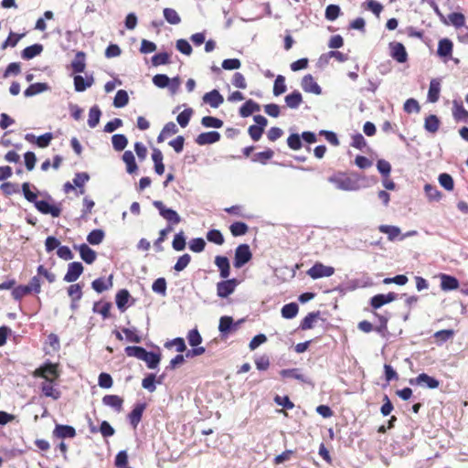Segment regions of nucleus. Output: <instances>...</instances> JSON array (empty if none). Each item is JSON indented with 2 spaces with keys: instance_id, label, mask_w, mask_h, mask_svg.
<instances>
[{
  "instance_id": "c85d7f7f",
  "label": "nucleus",
  "mask_w": 468,
  "mask_h": 468,
  "mask_svg": "<svg viewBox=\"0 0 468 468\" xmlns=\"http://www.w3.org/2000/svg\"><path fill=\"white\" fill-rule=\"evenodd\" d=\"M49 90V86L47 83H34L31 84L27 90L24 91L26 97H32L37 94L42 93Z\"/></svg>"
},
{
  "instance_id": "f03ea898",
  "label": "nucleus",
  "mask_w": 468,
  "mask_h": 468,
  "mask_svg": "<svg viewBox=\"0 0 468 468\" xmlns=\"http://www.w3.org/2000/svg\"><path fill=\"white\" fill-rule=\"evenodd\" d=\"M33 376L36 378H44V381H56L59 377V372L56 364L45 363L34 371Z\"/></svg>"
},
{
  "instance_id": "2f4dec72",
  "label": "nucleus",
  "mask_w": 468,
  "mask_h": 468,
  "mask_svg": "<svg viewBox=\"0 0 468 468\" xmlns=\"http://www.w3.org/2000/svg\"><path fill=\"white\" fill-rule=\"evenodd\" d=\"M452 51V43L450 39L443 38L439 41L437 52L440 57L445 58V57L451 56Z\"/></svg>"
},
{
  "instance_id": "a211bd4d",
  "label": "nucleus",
  "mask_w": 468,
  "mask_h": 468,
  "mask_svg": "<svg viewBox=\"0 0 468 468\" xmlns=\"http://www.w3.org/2000/svg\"><path fill=\"white\" fill-rule=\"evenodd\" d=\"M215 264L219 270L220 277L223 279H227L230 273L229 259L225 256H217L215 258Z\"/></svg>"
},
{
  "instance_id": "f257e3e1",
  "label": "nucleus",
  "mask_w": 468,
  "mask_h": 468,
  "mask_svg": "<svg viewBox=\"0 0 468 468\" xmlns=\"http://www.w3.org/2000/svg\"><path fill=\"white\" fill-rule=\"evenodd\" d=\"M328 181L343 191H356L359 188L356 180L344 175L331 176Z\"/></svg>"
},
{
  "instance_id": "a18cd8bd",
  "label": "nucleus",
  "mask_w": 468,
  "mask_h": 468,
  "mask_svg": "<svg viewBox=\"0 0 468 468\" xmlns=\"http://www.w3.org/2000/svg\"><path fill=\"white\" fill-rule=\"evenodd\" d=\"M281 376L283 378H291L303 382H307L305 377L300 372L298 368L283 369L281 371Z\"/></svg>"
},
{
  "instance_id": "864d4df0",
  "label": "nucleus",
  "mask_w": 468,
  "mask_h": 468,
  "mask_svg": "<svg viewBox=\"0 0 468 468\" xmlns=\"http://www.w3.org/2000/svg\"><path fill=\"white\" fill-rule=\"evenodd\" d=\"M172 246H173V249L176 251H181L185 249L186 247V238L184 236V232L183 231H180L179 233H177L175 238H174V240H173V243H172Z\"/></svg>"
},
{
  "instance_id": "ea45409f",
  "label": "nucleus",
  "mask_w": 468,
  "mask_h": 468,
  "mask_svg": "<svg viewBox=\"0 0 468 468\" xmlns=\"http://www.w3.org/2000/svg\"><path fill=\"white\" fill-rule=\"evenodd\" d=\"M233 326V318L231 316H222L219 319L218 330L223 335H228Z\"/></svg>"
},
{
  "instance_id": "9d476101",
  "label": "nucleus",
  "mask_w": 468,
  "mask_h": 468,
  "mask_svg": "<svg viewBox=\"0 0 468 468\" xmlns=\"http://www.w3.org/2000/svg\"><path fill=\"white\" fill-rule=\"evenodd\" d=\"M36 208L45 215H51L53 218H57L60 215L61 209L58 206L51 205L45 200H38L35 205Z\"/></svg>"
},
{
  "instance_id": "dca6fc26",
  "label": "nucleus",
  "mask_w": 468,
  "mask_h": 468,
  "mask_svg": "<svg viewBox=\"0 0 468 468\" xmlns=\"http://www.w3.org/2000/svg\"><path fill=\"white\" fill-rule=\"evenodd\" d=\"M94 83V78L90 76H86L85 78L81 75H76L74 77V88L78 92H82L86 90L88 88L91 87Z\"/></svg>"
},
{
  "instance_id": "052dcab7",
  "label": "nucleus",
  "mask_w": 468,
  "mask_h": 468,
  "mask_svg": "<svg viewBox=\"0 0 468 468\" xmlns=\"http://www.w3.org/2000/svg\"><path fill=\"white\" fill-rule=\"evenodd\" d=\"M153 83L161 89L168 87L170 79L165 74H157L153 78Z\"/></svg>"
},
{
  "instance_id": "5701e85b",
  "label": "nucleus",
  "mask_w": 468,
  "mask_h": 468,
  "mask_svg": "<svg viewBox=\"0 0 468 468\" xmlns=\"http://www.w3.org/2000/svg\"><path fill=\"white\" fill-rule=\"evenodd\" d=\"M141 360L146 363L148 368L154 369L158 367L161 360V356L159 354L148 352L145 350Z\"/></svg>"
},
{
  "instance_id": "c756f323",
  "label": "nucleus",
  "mask_w": 468,
  "mask_h": 468,
  "mask_svg": "<svg viewBox=\"0 0 468 468\" xmlns=\"http://www.w3.org/2000/svg\"><path fill=\"white\" fill-rule=\"evenodd\" d=\"M261 109L260 105L252 100L247 101L239 109V114L242 117H249L255 112H259Z\"/></svg>"
},
{
  "instance_id": "bf43d9fd",
  "label": "nucleus",
  "mask_w": 468,
  "mask_h": 468,
  "mask_svg": "<svg viewBox=\"0 0 468 468\" xmlns=\"http://www.w3.org/2000/svg\"><path fill=\"white\" fill-rule=\"evenodd\" d=\"M340 15V7L336 5H329L325 9V18L329 21L335 20Z\"/></svg>"
},
{
  "instance_id": "4c0bfd02",
  "label": "nucleus",
  "mask_w": 468,
  "mask_h": 468,
  "mask_svg": "<svg viewBox=\"0 0 468 468\" xmlns=\"http://www.w3.org/2000/svg\"><path fill=\"white\" fill-rule=\"evenodd\" d=\"M129 298H130V293L127 290L123 289V290L119 291L118 293L116 294V299H115L117 307L120 310L124 311L126 309V305L129 301Z\"/></svg>"
},
{
  "instance_id": "72a5a7b5",
  "label": "nucleus",
  "mask_w": 468,
  "mask_h": 468,
  "mask_svg": "<svg viewBox=\"0 0 468 468\" xmlns=\"http://www.w3.org/2000/svg\"><path fill=\"white\" fill-rule=\"evenodd\" d=\"M101 115V112L100 108L97 105L92 106L89 112L88 125L90 128H95L100 122Z\"/></svg>"
},
{
  "instance_id": "aec40b11",
  "label": "nucleus",
  "mask_w": 468,
  "mask_h": 468,
  "mask_svg": "<svg viewBox=\"0 0 468 468\" xmlns=\"http://www.w3.org/2000/svg\"><path fill=\"white\" fill-rule=\"evenodd\" d=\"M459 287L458 280L448 274L441 275V288L442 291H452L456 290Z\"/></svg>"
},
{
  "instance_id": "473e14b6",
  "label": "nucleus",
  "mask_w": 468,
  "mask_h": 468,
  "mask_svg": "<svg viewBox=\"0 0 468 468\" xmlns=\"http://www.w3.org/2000/svg\"><path fill=\"white\" fill-rule=\"evenodd\" d=\"M43 51V46L41 44H34L27 47L22 51V58L24 59H31L36 56L39 55Z\"/></svg>"
},
{
  "instance_id": "49530a36",
  "label": "nucleus",
  "mask_w": 468,
  "mask_h": 468,
  "mask_svg": "<svg viewBox=\"0 0 468 468\" xmlns=\"http://www.w3.org/2000/svg\"><path fill=\"white\" fill-rule=\"evenodd\" d=\"M104 232L101 229H93L87 236V241L91 245H98L102 242Z\"/></svg>"
},
{
  "instance_id": "9b49d317",
  "label": "nucleus",
  "mask_w": 468,
  "mask_h": 468,
  "mask_svg": "<svg viewBox=\"0 0 468 468\" xmlns=\"http://www.w3.org/2000/svg\"><path fill=\"white\" fill-rule=\"evenodd\" d=\"M302 89L308 93L320 95L322 93L321 87L314 80V77L310 74L305 75L301 82Z\"/></svg>"
},
{
  "instance_id": "79ce46f5",
  "label": "nucleus",
  "mask_w": 468,
  "mask_h": 468,
  "mask_svg": "<svg viewBox=\"0 0 468 468\" xmlns=\"http://www.w3.org/2000/svg\"><path fill=\"white\" fill-rule=\"evenodd\" d=\"M112 143L114 150L122 151L127 146L128 140L125 135L118 133L112 137Z\"/></svg>"
},
{
  "instance_id": "0eeeda50",
  "label": "nucleus",
  "mask_w": 468,
  "mask_h": 468,
  "mask_svg": "<svg viewBox=\"0 0 468 468\" xmlns=\"http://www.w3.org/2000/svg\"><path fill=\"white\" fill-rule=\"evenodd\" d=\"M410 383L411 385L426 387L431 389L437 388L440 385L436 378L427 375L426 373H421L417 378L410 379Z\"/></svg>"
},
{
  "instance_id": "4be33fe9",
  "label": "nucleus",
  "mask_w": 468,
  "mask_h": 468,
  "mask_svg": "<svg viewBox=\"0 0 468 468\" xmlns=\"http://www.w3.org/2000/svg\"><path fill=\"white\" fill-rule=\"evenodd\" d=\"M144 409H145V404H137L133 408L132 412L129 414L128 418H129L130 423L133 427V429H136L139 422L141 421Z\"/></svg>"
},
{
  "instance_id": "c03bdc74",
  "label": "nucleus",
  "mask_w": 468,
  "mask_h": 468,
  "mask_svg": "<svg viewBox=\"0 0 468 468\" xmlns=\"http://www.w3.org/2000/svg\"><path fill=\"white\" fill-rule=\"evenodd\" d=\"M285 78L282 75H278L273 84L274 96H280L286 91Z\"/></svg>"
},
{
  "instance_id": "4468645a",
  "label": "nucleus",
  "mask_w": 468,
  "mask_h": 468,
  "mask_svg": "<svg viewBox=\"0 0 468 468\" xmlns=\"http://www.w3.org/2000/svg\"><path fill=\"white\" fill-rule=\"evenodd\" d=\"M203 101L212 108H218L223 103L224 98L218 90H213L203 96Z\"/></svg>"
},
{
  "instance_id": "603ef678",
  "label": "nucleus",
  "mask_w": 468,
  "mask_h": 468,
  "mask_svg": "<svg viewBox=\"0 0 468 468\" xmlns=\"http://www.w3.org/2000/svg\"><path fill=\"white\" fill-rule=\"evenodd\" d=\"M208 241L213 242L217 245H222L224 243V238L222 233L218 229L209 230L207 234Z\"/></svg>"
},
{
  "instance_id": "09e8293b",
  "label": "nucleus",
  "mask_w": 468,
  "mask_h": 468,
  "mask_svg": "<svg viewBox=\"0 0 468 468\" xmlns=\"http://www.w3.org/2000/svg\"><path fill=\"white\" fill-rule=\"evenodd\" d=\"M440 121L436 115H430L425 119L424 128L430 133L438 131Z\"/></svg>"
},
{
  "instance_id": "774afa93",
  "label": "nucleus",
  "mask_w": 468,
  "mask_h": 468,
  "mask_svg": "<svg viewBox=\"0 0 468 468\" xmlns=\"http://www.w3.org/2000/svg\"><path fill=\"white\" fill-rule=\"evenodd\" d=\"M191 261V257L189 254H184L181 257L178 258L177 261L176 262L174 269L176 271H182L185 270L187 265L189 264Z\"/></svg>"
},
{
  "instance_id": "6e6d98bb",
  "label": "nucleus",
  "mask_w": 468,
  "mask_h": 468,
  "mask_svg": "<svg viewBox=\"0 0 468 468\" xmlns=\"http://www.w3.org/2000/svg\"><path fill=\"white\" fill-rule=\"evenodd\" d=\"M192 113H193L192 109L188 108V109L184 110L182 112H180L177 115L176 121L181 127H186L188 124Z\"/></svg>"
},
{
  "instance_id": "4d7b16f0",
  "label": "nucleus",
  "mask_w": 468,
  "mask_h": 468,
  "mask_svg": "<svg viewBox=\"0 0 468 468\" xmlns=\"http://www.w3.org/2000/svg\"><path fill=\"white\" fill-rule=\"evenodd\" d=\"M454 335V331L452 329H445L437 331L434 334V338L439 343H444Z\"/></svg>"
},
{
  "instance_id": "393cba45",
  "label": "nucleus",
  "mask_w": 468,
  "mask_h": 468,
  "mask_svg": "<svg viewBox=\"0 0 468 468\" xmlns=\"http://www.w3.org/2000/svg\"><path fill=\"white\" fill-rule=\"evenodd\" d=\"M441 91V83L438 80H431L430 82L429 91H428V101L430 102H436L439 100Z\"/></svg>"
},
{
  "instance_id": "7c9ffc66",
  "label": "nucleus",
  "mask_w": 468,
  "mask_h": 468,
  "mask_svg": "<svg viewBox=\"0 0 468 468\" xmlns=\"http://www.w3.org/2000/svg\"><path fill=\"white\" fill-rule=\"evenodd\" d=\"M71 67L74 72L82 73L85 70V54L80 51L76 54L74 59L71 62Z\"/></svg>"
},
{
  "instance_id": "39448f33",
  "label": "nucleus",
  "mask_w": 468,
  "mask_h": 468,
  "mask_svg": "<svg viewBox=\"0 0 468 468\" xmlns=\"http://www.w3.org/2000/svg\"><path fill=\"white\" fill-rule=\"evenodd\" d=\"M153 205L159 210L160 215L170 223L176 225L181 221L178 213L171 208L165 207L162 201L155 200Z\"/></svg>"
},
{
  "instance_id": "2eb2a0df",
  "label": "nucleus",
  "mask_w": 468,
  "mask_h": 468,
  "mask_svg": "<svg viewBox=\"0 0 468 468\" xmlns=\"http://www.w3.org/2000/svg\"><path fill=\"white\" fill-rule=\"evenodd\" d=\"M41 391L46 397L51 398L55 400L60 398V391L56 388L55 381H43L41 384Z\"/></svg>"
},
{
  "instance_id": "c9c22d12",
  "label": "nucleus",
  "mask_w": 468,
  "mask_h": 468,
  "mask_svg": "<svg viewBox=\"0 0 468 468\" xmlns=\"http://www.w3.org/2000/svg\"><path fill=\"white\" fill-rule=\"evenodd\" d=\"M298 310L299 308L297 303H290L283 305L281 312L283 318L292 319L296 316Z\"/></svg>"
},
{
  "instance_id": "6ab92c4d",
  "label": "nucleus",
  "mask_w": 468,
  "mask_h": 468,
  "mask_svg": "<svg viewBox=\"0 0 468 468\" xmlns=\"http://www.w3.org/2000/svg\"><path fill=\"white\" fill-rule=\"evenodd\" d=\"M102 403L105 406L114 409L117 412H121L123 399L117 395H106L102 398Z\"/></svg>"
},
{
  "instance_id": "6e6552de",
  "label": "nucleus",
  "mask_w": 468,
  "mask_h": 468,
  "mask_svg": "<svg viewBox=\"0 0 468 468\" xmlns=\"http://www.w3.org/2000/svg\"><path fill=\"white\" fill-rule=\"evenodd\" d=\"M390 56L399 63L407 61L408 54L405 47L399 42H391L389 44Z\"/></svg>"
},
{
  "instance_id": "13d9d810",
  "label": "nucleus",
  "mask_w": 468,
  "mask_h": 468,
  "mask_svg": "<svg viewBox=\"0 0 468 468\" xmlns=\"http://www.w3.org/2000/svg\"><path fill=\"white\" fill-rule=\"evenodd\" d=\"M248 231V226L243 222H235L230 226V232L233 236H241Z\"/></svg>"
},
{
  "instance_id": "20e7f679",
  "label": "nucleus",
  "mask_w": 468,
  "mask_h": 468,
  "mask_svg": "<svg viewBox=\"0 0 468 468\" xmlns=\"http://www.w3.org/2000/svg\"><path fill=\"white\" fill-rule=\"evenodd\" d=\"M335 273V268L325 266L321 262H316L312 268L307 271V275L314 280L321 279L324 277H330Z\"/></svg>"
},
{
  "instance_id": "7ed1b4c3",
  "label": "nucleus",
  "mask_w": 468,
  "mask_h": 468,
  "mask_svg": "<svg viewBox=\"0 0 468 468\" xmlns=\"http://www.w3.org/2000/svg\"><path fill=\"white\" fill-rule=\"evenodd\" d=\"M252 258L250 246L248 244H240L235 250L234 266L235 268H241Z\"/></svg>"
},
{
  "instance_id": "0e129e2a",
  "label": "nucleus",
  "mask_w": 468,
  "mask_h": 468,
  "mask_svg": "<svg viewBox=\"0 0 468 468\" xmlns=\"http://www.w3.org/2000/svg\"><path fill=\"white\" fill-rule=\"evenodd\" d=\"M169 63V55L166 52L155 54L152 57V64L154 67Z\"/></svg>"
},
{
  "instance_id": "423d86ee",
  "label": "nucleus",
  "mask_w": 468,
  "mask_h": 468,
  "mask_svg": "<svg viewBox=\"0 0 468 468\" xmlns=\"http://www.w3.org/2000/svg\"><path fill=\"white\" fill-rule=\"evenodd\" d=\"M238 283L239 282L236 279H229V280L218 282V284H217L218 296L220 298H227L229 295H230L235 291Z\"/></svg>"
},
{
  "instance_id": "b1692460",
  "label": "nucleus",
  "mask_w": 468,
  "mask_h": 468,
  "mask_svg": "<svg viewBox=\"0 0 468 468\" xmlns=\"http://www.w3.org/2000/svg\"><path fill=\"white\" fill-rule=\"evenodd\" d=\"M80 258L88 264H91L96 260V252L88 245L81 244L78 247Z\"/></svg>"
},
{
  "instance_id": "58836bf2",
  "label": "nucleus",
  "mask_w": 468,
  "mask_h": 468,
  "mask_svg": "<svg viewBox=\"0 0 468 468\" xmlns=\"http://www.w3.org/2000/svg\"><path fill=\"white\" fill-rule=\"evenodd\" d=\"M453 116L457 121L468 122V112L457 101H453Z\"/></svg>"
},
{
  "instance_id": "ddd939ff",
  "label": "nucleus",
  "mask_w": 468,
  "mask_h": 468,
  "mask_svg": "<svg viewBox=\"0 0 468 468\" xmlns=\"http://www.w3.org/2000/svg\"><path fill=\"white\" fill-rule=\"evenodd\" d=\"M397 299V294L388 292V294H377L371 298L370 303L374 309H378L384 304L389 303Z\"/></svg>"
},
{
  "instance_id": "8fccbe9b",
  "label": "nucleus",
  "mask_w": 468,
  "mask_h": 468,
  "mask_svg": "<svg viewBox=\"0 0 468 468\" xmlns=\"http://www.w3.org/2000/svg\"><path fill=\"white\" fill-rule=\"evenodd\" d=\"M201 124L207 128H221L223 122L212 116H205L201 119Z\"/></svg>"
},
{
  "instance_id": "de8ad7c7",
  "label": "nucleus",
  "mask_w": 468,
  "mask_h": 468,
  "mask_svg": "<svg viewBox=\"0 0 468 468\" xmlns=\"http://www.w3.org/2000/svg\"><path fill=\"white\" fill-rule=\"evenodd\" d=\"M424 191L430 201H439L441 197V192L435 186L426 184L424 186Z\"/></svg>"
},
{
  "instance_id": "a878e982",
  "label": "nucleus",
  "mask_w": 468,
  "mask_h": 468,
  "mask_svg": "<svg viewBox=\"0 0 468 468\" xmlns=\"http://www.w3.org/2000/svg\"><path fill=\"white\" fill-rule=\"evenodd\" d=\"M378 230L381 233L387 234L388 239L390 241H394L397 238H399L401 232L399 227L391 225H380L378 227Z\"/></svg>"
},
{
  "instance_id": "1a4fd4ad",
  "label": "nucleus",
  "mask_w": 468,
  "mask_h": 468,
  "mask_svg": "<svg viewBox=\"0 0 468 468\" xmlns=\"http://www.w3.org/2000/svg\"><path fill=\"white\" fill-rule=\"evenodd\" d=\"M83 272V266L80 262L74 261L69 264L67 273L64 276L66 282H73L79 279Z\"/></svg>"
},
{
  "instance_id": "f8f14e48",
  "label": "nucleus",
  "mask_w": 468,
  "mask_h": 468,
  "mask_svg": "<svg viewBox=\"0 0 468 468\" xmlns=\"http://www.w3.org/2000/svg\"><path fill=\"white\" fill-rule=\"evenodd\" d=\"M220 133L216 131L202 133L196 138V143L198 145L211 144L220 140Z\"/></svg>"
},
{
  "instance_id": "f704fd0d",
  "label": "nucleus",
  "mask_w": 468,
  "mask_h": 468,
  "mask_svg": "<svg viewBox=\"0 0 468 468\" xmlns=\"http://www.w3.org/2000/svg\"><path fill=\"white\" fill-rule=\"evenodd\" d=\"M112 278L110 277L108 280H104L103 278L96 279L92 282L91 286L94 291L97 292H102L112 287Z\"/></svg>"
},
{
  "instance_id": "5fc2aeb1",
  "label": "nucleus",
  "mask_w": 468,
  "mask_h": 468,
  "mask_svg": "<svg viewBox=\"0 0 468 468\" xmlns=\"http://www.w3.org/2000/svg\"><path fill=\"white\" fill-rule=\"evenodd\" d=\"M448 18L451 24L456 28H461L464 26L465 18L464 16L461 13H452L449 15Z\"/></svg>"
},
{
  "instance_id": "f3484780",
  "label": "nucleus",
  "mask_w": 468,
  "mask_h": 468,
  "mask_svg": "<svg viewBox=\"0 0 468 468\" xmlns=\"http://www.w3.org/2000/svg\"><path fill=\"white\" fill-rule=\"evenodd\" d=\"M53 138L51 133H46L40 136L36 137L34 134H27L26 140L30 143H35L40 148L48 147Z\"/></svg>"
},
{
  "instance_id": "bb28decb",
  "label": "nucleus",
  "mask_w": 468,
  "mask_h": 468,
  "mask_svg": "<svg viewBox=\"0 0 468 468\" xmlns=\"http://www.w3.org/2000/svg\"><path fill=\"white\" fill-rule=\"evenodd\" d=\"M287 107L291 109H297L303 101L302 94L298 90L288 94L284 98Z\"/></svg>"
},
{
  "instance_id": "e2e57ef3",
  "label": "nucleus",
  "mask_w": 468,
  "mask_h": 468,
  "mask_svg": "<svg viewBox=\"0 0 468 468\" xmlns=\"http://www.w3.org/2000/svg\"><path fill=\"white\" fill-rule=\"evenodd\" d=\"M206 242L202 238H196L190 240L189 249L193 252H201L204 250Z\"/></svg>"
},
{
  "instance_id": "37998d69",
  "label": "nucleus",
  "mask_w": 468,
  "mask_h": 468,
  "mask_svg": "<svg viewBox=\"0 0 468 468\" xmlns=\"http://www.w3.org/2000/svg\"><path fill=\"white\" fill-rule=\"evenodd\" d=\"M320 313H309L302 321L301 323V329L302 330H308L314 327V323L317 320L319 317Z\"/></svg>"
},
{
  "instance_id": "412c9836",
  "label": "nucleus",
  "mask_w": 468,
  "mask_h": 468,
  "mask_svg": "<svg viewBox=\"0 0 468 468\" xmlns=\"http://www.w3.org/2000/svg\"><path fill=\"white\" fill-rule=\"evenodd\" d=\"M53 434L61 439L73 438L76 435V431L72 426L69 425H57Z\"/></svg>"
},
{
  "instance_id": "e433bc0d",
  "label": "nucleus",
  "mask_w": 468,
  "mask_h": 468,
  "mask_svg": "<svg viewBox=\"0 0 468 468\" xmlns=\"http://www.w3.org/2000/svg\"><path fill=\"white\" fill-rule=\"evenodd\" d=\"M129 101V96L126 90H119L114 97L113 105L116 108H122L127 105Z\"/></svg>"
},
{
  "instance_id": "cd10ccee",
  "label": "nucleus",
  "mask_w": 468,
  "mask_h": 468,
  "mask_svg": "<svg viewBox=\"0 0 468 468\" xmlns=\"http://www.w3.org/2000/svg\"><path fill=\"white\" fill-rule=\"evenodd\" d=\"M122 161L126 165V171L128 174H133L137 171L138 166L136 165L134 155L131 151H125L123 153Z\"/></svg>"
},
{
  "instance_id": "338daca9",
  "label": "nucleus",
  "mask_w": 468,
  "mask_h": 468,
  "mask_svg": "<svg viewBox=\"0 0 468 468\" xmlns=\"http://www.w3.org/2000/svg\"><path fill=\"white\" fill-rule=\"evenodd\" d=\"M152 290L154 292H157V293H160L162 295H165V292H166V282H165V278H158V279H156L154 282L153 285H152Z\"/></svg>"
},
{
  "instance_id": "69168bd1",
  "label": "nucleus",
  "mask_w": 468,
  "mask_h": 468,
  "mask_svg": "<svg viewBox=\"0 0 468 468\" xmlns=\"http://www.w3.org/2000/svg\"><path fill=\"white\" fill-rule=\"evenodd\" d=\"M176 47L181 53L189 56L192 53V47L186 39H178L176 43Z\"/></svg>"
},
{
  "instance_id": "a19ab883",
  "label": "nucleus",
  "mask_w": 468,
  "mask_h": 468,
  "mask_svg": "<svg viewBox=\"0 0 468 468\" xmlns=\"http://www.w3.org/2000/svg\"><path fill=\"white\" fill-rule=\"evenodd\" d=\"M165 19L171 25H178L181 22V18L178 13L173 8H165L164 11Z\"/></svg>"
},
{
  "instance_id": "3c124183",
  "label": "nucleus",
  "mask_w": 468,
  "mask_h": 468,
  "mask_svg": "<svg viewBox=\"0 0 468 468\" xmlns=\"http://www.w3.org/2000/svg\"><path fill=\"white\" fill-rule=\"evenodd\" d=\"M438 180H439L440 185L446 190L452 191L453 189V187H454L453 179L449 174H446V173L441 174L439 176Z\"/></svg>"
},
{
  "instance_id": "680f3d73",
  "label": "nucleus",
  "mask_w": 468,
  "mask_h": 468,
  "mask_svg": "<svg viewBox=\"0 0 468 468\" xmlns=\"http://www.w3.org/2000/svg\"><path fill=\"white\" fill-rule=\"evenodd\" d=\"M187 341L191 346H197L202 342V337L197 329H192L187 334Z\"/></svg>"
}]
</instances>
